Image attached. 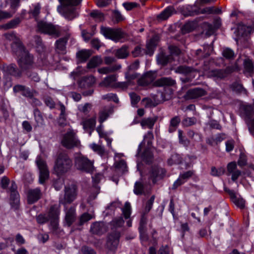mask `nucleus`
<instances>
[{
	"label": "nucleus",
	"mask_w": 254,
	"mask_h": 254,
	"mask_svg": "<svg viewBox=\"0 0 254 254\" xmlns=\"http://www.w3.org/2000/svg\"><path fill=\"white\" fill-rule=\"evenodd\" d=\"M81 0H59L61 4L58 6L57 10L65 19L71 20L78 15L74 6L78 5Z\"/></svg>",
	"instance_id": "nucleus-1"
},
{
	"label": "nucleus",
	"mask_w": 254,
	"mask_h": 254,
	"mask_svg": "<svg viewBox=\"0 0 254 254\" xmlns=\"http://www.w3.org/2000/svg\"><path fill=\"white\" fill-rule=\"evenodd\" d=\"M60 213V205L55 204L51 207L48 216L40 214L37 216L36 220L39 224H43L50 220L51 227L53 231H56L58 228Z\"/></svg>",
	"instance_id": "nucleus-2"
},
{
	"label": "nucleus",
	"mask_w": 254,
	"mask_h": 254,
	"mask_svg": "<svg viewBox=\"0 0 254 254\" xmlns=\"http://www.w3.org/2000/svg\"><path fill=\"white\" fill-rule=\"evenodd\" d=\"M72 162L69 156L64 153L59 154L55 162L54 172L57 175L62 176L69 171Z\"/></svg>",
	"instance_id": "nucleus-3"
},
{
	"label": "nucleus",
	"mask_w": 254,
	"mask_h": 254,
	"mask_svg": "<svg viewBox=\"0 0 254 254\" xmlns=\"http://www.w3.org/2000/svg\"><path fill=\"white\" fill-rule=\"evenodd\" d=\"M61 144L66 148L71 149L77 147L80 144V141L77 139L76 132L74 130L69 128L63 135Z\"/></svg>",
	"instance_id": "nucleus-4"
},
{
	"label": "nucleus",
	"mask_w": 254,
	"mask_h": 254,
	"mask_svg": "<svg viewBox=\"0 0 254 254\" xmlns=\"http://www.w3.org/2000/svg\"><path fill=\"white\" fill-rule=\"evenodd\" d=\"M37 27L40 32L55 38L58 37L61 35L60 27L51 23L40 21L37 24Z\"/></svg>",
	"instance_id": "nucleus-5"
},
{
	"label": "nucleus",
	"mask_w": 254,
	"mask_h": 254,
	"mask_svg": "<svg viewBox=\"0 0 254 254\" xmlns=\"http://www.w3.org/2000/svg\"><path fill=\"white\" fill-rule=\"evenodd\" d=\"M18 50L21 54L19 55L20 58L18 60L20 68L23 70L33 68L34 66L33 57L21 47H18Z\"/></svg>",
	"instance_id": "nucleus-6"
},
{
	"label": "nucleus",
	"mask_w": 254,
	"mask_h": 254,
	"mask_svg": "<svg viewBox=\"0 0 254 254\" xmlns=\"http://www.w3.org/2000/svg\"><path fill=\"white\" fill-rule=\"evenodd\" d=\"M120 237L119 231L113 232L108 235L106 249L108 254H114L116 252L119 243Z\"/></svg>",
	"instance_id": "nucleus-7"
},
{
	"label": "nucleus",
	"mask_w": 254,
	"mask_h": 254,
	"mask_svg": "<svg viewBox=\"0 0 254 254\" xmlns=\"http://www.w3.org/2000/svg\"><path fill=\"white\" fill-rule=\"evenodd\" d=\"M35 162L39 171V182L43 184L49 178V171L46 162L41 156H37Z\"/></svg>",
	"instance_id": "nucleus-8"
},
{
	"label": "nucleus",
	"mask_w": 254,
	"mask_h": 254,
	"mask_svg": "<svg viewBox=\"0 0 254 254\" xmlns=\"http://www.w3.org/2000/svg\"><path fill=\"white\" fill-rule=\"evenodd\" d=\"M75 165L77 169L86 172H91L93 170V162L84 156L76 157Z\"/></svg>",
	"instance_id": "nucleus-9"
},
{
	"label": "nucleus",
	"mask_w": 254,
	"mask_h": 254,
	"mask_svg": "<svg viewBox=\"0 0 254 254\" xmlns=\"http://www.w3.org/2000/svg\"><path fill=\"white\" fill-rule=\"evenodd\" d=\"M100 32L106 38L115 41H118L123 37V32L120 29H115L109 27L101 26Z\"/></svg>",
	"instance_id": "nucleus-10"
},
{
	"label": "nucleus",
	"mask_w": 254,
	"mask_h": 254,
	"mask_svg": "<svg viewBox=\"0 0 254 254\" xmlns=\"http://www.w3.org/2000/svg\"><path fill=\"white\" fill-rule=\"evenodd\" d=\"M77 195V188L74 185L69 187H65L64 189V195L63 199H60V203L65 204L72 202Z\"/></svg>",
	"instance_id": "nucleus-11"
},
{
	"label": "nucleus",
	"mask_w": 254,
	"mask_h": 254,
	"mask_svg": "<svg viewBox=\"0 0 254 254\" xmlns=\"http://www.w3.org/2000/svg\"><path fill=\"white\" fill-rule=\"evenodd\" d=\"M166 173L165 170L158 167H152L149 174V179L153 184L162 179Z\"/></svg>",
	"instance_id": "nucleus-12"
},
{
	"label": "nucleus",
	"mask_w": 254,
	"mask_h": 254,
	"mask_svg": "<svg viewBox=\"0 0 254 254\" xmlns=\"http://www.w3.org/2000/svg\"><path fill=\"white\" fill-rule=\"evenodd\" d=\"M70 34L67 33L64 37L57 40L55 44V50L57 53L65 54L66 52V43L70 38Z\"/></svg>",
	"instance_id": "nucleus-13"
},
{
	"label": "nucleus",
	"mask_w": 254,
	"mask_h": 254,
	"mask_svg": "<svg viewBox=\"0 0 254 254\" xmlns=\"http://www.w3.org/2000/svg\"><path fill=\"white\" fill-rule=\"evenodd\" d=\"M155 72L148 71L143 75L138 80V84L142 86H146L151 84L155 79Z\"/></svg>",
	"instance_id": "nucleus-14"
},
{
	"label": "nucleus",
	"mask_w": 254,
	"mask_h": 254,
	"mask_svg": "<svg viewBox=\"0 0 254 254\" xmlns=\"http://www.w3.org/2000/svg\"><path fill=\"white\" fill-rule=\"evenodd\" d=\"M107 231V226L103 222H96L90 227V231L92 234L102 235Z\"/></svg>",
	"instance_id": "nucleus-15"
},
{
	"label": "nucleus",
	"mask_w": 254,
	"mask_h": 254,
	"mask_svg": "<svg viewBox=\"0 0 254 254\" xmlns=\"http://www.w3.org/2000/svg\"><path fill=\"white\" fill-rule=\"evenodd\" d=\"M42 196L41 190L39 188L31 189L28 191L27 201L29 204H33L37 201Z\"/></svg>",
	"instance_id": "nucleus-16"
},
{
	"label": "nucleus",
	"mask_w": 254,
	"mask_h": 254,
	"mask_svg": "<svg viewBox=\"0 0 254 254\" xmlns=\"http://www.w3.org/2000/svg\"><path fill=\"white\" fill-rule=\"evenodd\" d=\"M193 174V172L192 171H188L180 174L179 178L174 183L172 189L175 190L178 187L184 184Z\"/></svg>",
	"instance_id": "nucleus-17"
},
{
	"label": "nucleus",
	"mask_w": 254,
	"mask_h": 254,
	"mask_svg": "<svg viewBox=\"0 0 254 254\" xmlns=\"http://www.w3.org/2000/svg\"><path fill=\"white\" fill-rule=\"evenodd\" d=\"M96 81V78L92 75L84 76L78 81V84L80 88L85 89L94 85Z\"/></svg>",
	"instance_id": "nucleus-18"
},
{
	"label": "nucleus",
	"mask_w": 254,
	"mask_h": 254,
	"mask_svg": "<svg viewBox=\"0 0 254 254\" xmlns=\"http://www.w3.org/2000/svg\"><path fill=\"white\" fill-rule=\"evenodd\" d=\"M205 94V91L199 88L188 90L185 95L186 99H194L204 96Z\"/></svg>",
	"instance_id": "nucleus-19"
},
{
	"label": "nucleus",
	"mask_w": 254,
	"mask_h": 254,
	"mask_svg": "<svg viewBox=\"0 0 254 254\" xmlns=\"http://www.w3.org/2000/svg\"><path fill=\"white\" fill-rule=\"evenodd\" d=\"M10 7L13 9L12 12L3 11L0 10V21L3 19L9 18L12 17L15 12V8L18 6L20 0H10Z\"/></svg>",
	"instance_id": "nucleus-20"
},
{
	"label": "nucleus",
	"mask_w": 254,
	"mask_h": 254,
	"mask_svg": "<svg viewBox=\"0 0 254 254\" xmlns=\"http://www.w3.org/2000/svg\"><path fill=\"white\" fill-rule=\"evenodd\" d=\"M147 221V218L146 214L142 213L139 222L138 230L140 238L143 240H146L147 239L146 234Z\"/></svg>",
	"instance_id": "nucleus-21"
},
{
	"label": "nucleus",
	"mask_w": 254,
	"mask_h": 254,
	"mask_svg": "<svg viewBox=\"0 0 254 254\" xmlns=\"http://www.w3.org/2000/svg\"><path fill=\"white\" fill-rule=\"evenodd\" d=\"M241 110L242 114L245 117L246 122L248 124V122L252 120L251 119V118L254 114V108L251 105L244 104L242 105Z\"/></svg>",
	"instance_id": "nucleus-22"
},
{
	"label": "nucleus",
	"mask_w": 254,
	"mask_h": 254,
	"mask_svg": "<svg viewBox=\"0 0 254 254\" xmlns=\"http://www.w3.org/2000/svg\"><path fill=\"white\" fill-rule=\"evenodd\" d=\"M117 80L116 75H110L104 78L99 86L102 87H115Z\"/></svg>",
	"instance_id": "nucleus-23"
},
{
	"label": "nucleus",
	"mask_w": 254,
	"mask_h": 254,
	"mask_svg": "<svg viewBox=\"0 0 254 254\" xmlns=\"http://www.w3.org/2000/svg\"><path fill=\"white\" fill-rule=\"evenodd\" d=\"M228 193L230 195L232 201L241 209L245 207V201L241 197H237L234 190H228Z\"/></svg>",
	"instance_id": "nucleus-24"
},
{
	"label": "nucleus",
	"mask_w": 254,
	"mask_h": 254,
	"mask_svg": "<svg viewBox=\"0 0 254 254\" xmlns=\"http://www.w3.org/2000/svg\"><path fill=\"white\" fill-rule=\"evenodd\" d=\"M75 219V209L73 207H70L65 211V224L69 227Z\"/></svg>",
	"instance_id": "nucleus-25"
},
{
	"label": "nucleus",
	"mask_w": 254,
	"mask_h": 254,
	"mask_svg": "<svg viewBox=\"0 0 254 254\" xmlns=\"http://www.w3.org/2000/svg\"><path fill=\"white\" fill-rule=\"evenodd\" d=\"M2 69L4 72L13 76L19 77L21 75V72L16 68L15 64L3 65Z\"/></svg>",
	"instance_id": "nucleus-26"
},
{
	"label": "nucleus",
	"mask_w": 254,
	"mask_h": 254,
	"mask_svg": "<svg viewBox=\"0 0 254 254\" xmlns=\"http://www.w3.org/2000/svg\"><path fill=\"white\" fill-rule=\"evenodd\" d=\"M13 91L15 92H20L23 96L27 97L32 98L33 95L32 92L30 91L29 88L21 85L14 86Z\"/></svg>",
	"instance_id": "nucleus-27"
},
{
	"label": "nucleus",
	"mask_w": 254,
	"mask_h": 254,
	"mask_svg": "<svg viewBox=\"0 0 254 254\" xmlns=\"http://www.w3.org/2000/svg\"><path fill=\"white\" fill-rule=\"evenodd\" d=\"M157 41L158 38L157 36H155L151 38L146 44V50L145 51L146 54L149 55V56L153 55L157 45Z\"/></svg>",
	"instance_id": "nucleus-28"
},
{
	"label": "nucleus",
	"mask_w": 254,
	"mask_h": 254,
	"mask_svg": "<svg viewBox=\"0 0 254 254\" xmlns=\"http://www.w3.org/2000/svg\"><path fill=\"white\" fill-rule=\"evenodd\" d=\"M176 83L175 80L171 77H162L154 82L156 86H172Z\"/></svg>",
	"instance_id": "nucleus-29"
},
{
	"label": "nucleus",
	"mask_w": 254,
	"mask_h": 254,
	"mask_svg": "<svg viewBox=\"0 0 254 254\" xmlns=\"http://www.w3.org/2000/svg\"><path fill=\"white\" fill-rule=\"evenodd\" d=\"M175 12L173 7L168 6L157 16V18L160 20H165Z\"/></svg>",
	"instance_id": "nucleus-30"
},
{
	"label": "nucleus",
	"mask_w": 254,
	"mask_h": 254,
	"mask_svg": "<svg viewBox=\"0 0 254 254\" xmlns=\"http://www.w3.org/2000/svg\"><path fill=\"white\" fill-rule=\"evenodd\" d=\"M154 138V135L153 133L151 131H149L144 136V139L141 142V143L139 145L137 149V155L139 154L141 150V145L143 143H144V141H146L147 143L148 147H150L152 144V141Z\"/></svg>",
	"instance_id": "nucleus-31"
},
{
	"label": "nucleus",
	"mask_w": 254,
	"mask_h": 254,
	"mask_svg": "<svg viewBox=\"0 0 254 254\" xmlns=\"http://www.w3.org/2000/svg\"><path fill=\"white\" fill-rule=\"evenodd\" d=\"M156 120V118H144L141 120L140 125L143 128H152Z\"/></svg>",
	"instance_id": "nucleus-32"
},
{
	"label": "nucleus",
	"mask_w": 254,
	"mask_h": 254,
	"mask_svg": "<svg viewBox=\"0 0 254 254\" xmlns=\"http://www.w3.org/2000/svg\"><path fill=\"white\" fill-rule=\"evenodd\" d=\"M157 61L158 64L165 65L173 61L169 55L167 56L164 53H160L157 57Z\"/></svg>",
	"instance_id": "nucleus-33"
},
{
	"label": "nucleus",
	"mask_w": 254,
	"mask_h": 254,
	"mask_svg": "<svg viewBox=\"0 0 254 254\" xmlns=\"http://www.w3.org/2000/svg\"><path fill=\"white\" fill-rule=\"evenodd\" d=\"M124 224V221L122 217L115 218L110 223L111 229L113 232L117 231V229L122 227Z\"/></svg>",
	"instance_id": "nucleus-34"
},
{
	"label": "nucleus",
	"mask_w": 254,
	"mask_h": 254,
	"mask_svg": "<svg viewBox=\"0 0 254 254\" xmlns=\"http://www.w3.org/2000/svg\"><path fill=\"white\" fill-rule=\"evenodd\" d=\"M91 55V53L90 51L87 50H82L76 53V57L81 62H85Z\"/></svg>",
	"instance_id": "nucleus-35"
},
{
	"label": "nucleus",
	"mask_w": 254,
	"mask_h": 254,
	"mask_svg": "<svg viewBox=\"0 0 254 254\" xmlns=\"http://www.w3.org/2000/svg\"><path fill=\"white\" fill-rule=\"evenodd\" d=\"M169 50L170 54L169 56L172 59V60L173 61H175L176 58H177V60H178V57L182 53L180 49L176 46L170 45L169 46Z\"/></svg>",
	"instance_id": "nucleus-36"
},
{
	"label": "nucleus",
	"mask_w": 254,
	"mask_h": 254,
	"mask_svg": "<svg viewBox=\"0 0 254 254\" xmlns=\"http://www.w3.org/2000/svg\"><path fill=\"white\" fill-rule=\"evenodd\" d=\"M245 72L250 76L252 75L254 70V65L251 60L246 59L244 61Z\"/></svg>",
	"instance_id": "nucleus-37"
},
{
	"label": "nucleus",
	"mask_w": 254,
	"mask_h": 254,
	"mask_svg": "<svg viewBox=\"0 0 254 254\" xmlns=\"http://www.w3.org/2000/svg\"><path fill=\"white\" fill-rule=\"evenodd\" d=\"M102 63V59L100 56H95L91 58L88 63L87 66L89 68L95 67Z\"/></svg>",
	"instance_id": "nucleus-38"
},
{
	"label": "nucleus",
	"mask_w": 254,
	"mask_h": 254,
	"mask_svg": "<svg viewBox=\"0 0 254 254\" xmlns=\"http://www.w3.org/2000/svg\"><path fill=\"white\" fill-rule=\"evenodd\" d=\"M81 124L85 129H93L96 125V118L86 119L82 122Z\"/></svg>",
	"instance_id": "nucleus-39"
},
{
	"label": "nucleus",
	"mask_w": 254,
	"mask_h": 254,
	"mask_svg": "<svg viewBox=\"0 0 254 254\" xmlns=\"http://www.w3.org/2000/svg\"><path fill=\"white\" fill-rule=\"evenodd\" d=\"M59 110L61 111V113L59 117V123L61 126L64 124V122L66 120V115L65 114V107L64 105L61 103L59 104Z\"/></svg>",
	"instance_id": "nucleus-40"
},
{
	"label": "nucleus",
	"mask_w": 254,
	"mask_h": 254,
	"mask_svg": "<svg viewBox=\"0 0 254 254\" xmlns=\"http://www.w3.org/2000/svg\"><path fill=\"white\" fill-rule=\"evenodd\" d=\"M35 120L38 126H41L44 125V120L40 111L38 109L34 110Z\"/></svg>",
	"instance_id": "nucleus-41"
},
{
	"label": "nucleus",
	"mask_w": 254,
	"mask_h": 254,
	"mask_svg": "<svg viewBox=\"0 0 254 254\" xmlns=\"http://www.w3.org/2000/svg\"><path fill=\"white\" fill-rule=\"evenodd\" d=\"M180 123V119L176 116L173 118L170 121V125L168 129L169 132H173L176 130L178 126Z\"/></svg>",
	"instance_id": "nucleus-42"
},
{
	"label": "nucleus",
	"mask_w": 254,
	"mask_h": 254,
	"mask_svg": "<svg viewBox=\"0 0 254 254\" xmlns=\"http://www.w3.org/2000/svg\"><path fill=\"white\" fill-rule=\"evenodd\" d=\"M127 49V47L124 46L118 49L115 53L116 56L119 59L126 58L128 55V52Z\"/></svg>",
	"instance_id": "nucleus-43"
},
{
	"label": "nucleus",
	"mask_w": 254,
	"mask_h": 254,
	"mask_svg": "<svg viewBox=\"0 0 254 254\" xmlns=\"http://www.w3.org/2000/svg\"><path fill=\"white\" fill-rule=\"evenodd\" d=\"M19 202V195L18 192H11L10 203L12 207H17Z\"/></svg>",
	"instance_id": "nucleus-44"
},
{
	"label": "nucleus",
	"mask_w": 254,
	"mask_h": 254,
	"mask_svg": "<svg viewBox=\"0 0 254 254\" xmlns=\"http://www.w3.org/2000/svg\"><path fill=\"white\" fill-rule=\"evenodd\" d=\"M182 161V157L177 154H173L168 160V164L169 165L179 164Z\"/></svg>",
	"instance_id": "nucleus-45"
},
{
	"label": "nucleus",
	"mask_w": 254,
	"mask_h": 254,
	"mask_svg": "<svg viewBox=\"0 0 254 254\" xmlns=\"http://www.w3.org/2000/svg\"><path fill=\"white\" fill-rule=\"evenodd\" d=\"M225 72L222 69H213L209 72L210 77L222 78L225 76Z\"/></svg>",
	"instance_id": "nucleus-46"
},
{
	"label": "nucleus",
	"mask_w": 254,
	"mask_h": 254,
	"mask_svg": "<svg viewBox=\"0 0 254 254\" xmlns=\"http://www.w3.org/2000/svg\"><path fill=\"white\" fill-rule=\"evenodd\" d=\"M41 5L38 3L32 4L29 11V13L31 14L34 17L37 18L40 12Z\"/></svg>",
	"instance_id": "nucleus-47"
},
{
	"label": "nucleus",
	"mask_w": 254,
	"mask_h": 254,
	"mask_svg": "<svg viewBox=\"0 0 254 254\" xmlns=\"http://www.w3.org/2000/svg\"><path fill=\"white\" fill-rule=\"evenodd\" d=\"M142 158L143 160L147 163L152 161L153 154L152 152L150 151V147H148V148L145 149L142 155Z\"/></svg>",
	"instance_id": "nucleus-48"
},
{
	"label": "nucleus",
	"mask_w": 254,
	"mask_h": 254,
	"mask_svg": "<svg viewBox=\"0 0 254 254\" xmlns=\"http://www.w3.org/2000/svg\"><path fill=\"white\" fill-rule=\"evenodd\" d=\"M90 148L97 153L102 156L105 153V149L103 146L96 144V143H92L90 145Z\"/></svg>",
	"instance_id": "nucleus-49"
},
{
	"label": "nucleus",
	"mask_w": 254,
	"mask_h": 254,
	"mask_svg": "<svg viewBox=\"0 0 254 254\" xmlns=\"http://www.w3.org/2000/svg\"><path fill=\"white\" fill-rule=\"evenodd\" d=\"M90 16L97 21H101L104 20V14L98 10H93L90 14Z\"/></svg>",
	"instance_id": "nucleus-50"
},
{
	"label": "nucleus",
	"mask_w": 254,
	"mask_h": 254,
	"mask_svg": "<svg viewBox=\"0 0 254 254\" xmlns=\"http://www.w3.org/2000/svg\"><path fill=\"white\" fill-rule=\"evenodd\" d=\"M99 190L100 189L97 187H95L92 189V191L87 199V202L91 204V201L96 198L97 195L99 193Z\"/></svg>",
	"instance_id": "nucleus-51"
},
{
	"label": "nucleus",
	"mask_w": 254,
	"mask_h": 254,
	"mask_svg": "<svg viewBox=\"0 0 254 254\" xmlns=\"http://www.w3.org/2000/svg\"><path fill=\"white\" fill-rule=\"evenodd\" d=\"M232 89L238 92V93H246L247 91L245 89V88L243 86V85L238 82H235L232 84Z\"/></svg>",
	"instance_id": "nucleus-52"
},
{
	"label": "nucleus",
	"mask_w": 254,
	"mask_h": 254,
	"mask_svg": "<svg viewBox=\"0 0 254 254\" xmlns=\"http://www.w3.org/2000/svg\"><path fill=\"white\" fill-rule=\"evenodd\" d=\"M34 41L36 45L37 51L41 53L44 51L45 47L43 44L42 39L39 36H35L34 37Z\"/></svg>",
	"instance_id": "nucleus-53"
},
{
	"label": "nucleus",
	"mask_w": 254,
	"mask_h": 254,
	"mask_svg": "<svg viewBox=\"0 0 254 254\" xmlns=\"http://www.w3.org/2000/svg\"><path fill=\"white\" fill-rule=\"evenodd\" d=\"M115 167L120 170L123 173H125L127 171V165L126 162L121 160L120 161L116 162L115 164Z\"/></svg>",
	"instance_id": "nucleus-54"
},
{
	"label": "nucleus",
	"mask_w": 254,
	"mask_h": 254,
	"mask_svg": "<svg viewBox=\"0 0 254 254\" xmlns=\"http://www.w3.org/2000/svg\"><path fill=\"white\" fill-rule=\"evenodd\" d=\"M155 199V196L152 195L150 198L147 201L144 210L143 211V213L147 214L152 208L154 201Z\"/></svg>",
	"instance_id": "nucleus-55"
},
{
	"label": "nucleus",
	"mask_w": 254,
	"mask_h": 254,
	"mask_svg": "<svg viewBox=\"0 0 254 254\" xmlns=\"http://www.w3.org/2000/svg\"><path fill=\"white\" fill-rule=\"evenodd\" d=\"M21 20L19 18H15L11 20L9 22L7 23L4 25L5 29L13 28L16 27L20 22Z\"/></svg>",
	"instance_id": "nucleus-56"
},
{
	"label": "nucleus",
	"mask_w": 254,
	"mask_h": 254,
	"mask_svg": "<svg viewBox=\"0 0 254 254\" xmlns=\"http://www.w3.org/2000/svg\"><path fill=\"white\" fill-rule=\"evenodd\" d=\"M137 75L135 73H129L127 72L125 74V78L128 83L131 85L134 84L133 80L137 78Z\"/></svg>",
	"instance_id": "nucleus-57"
},
{
	"label": "nucleus",
	"mask_w": 254,
	"mask_h": 254,
	"mask_svg": "<svg viewBox=\"0 0 254 254\" xmlns=\"http://www.w3.org/2000/svg\"><path fill=\"white\" fill-rule=\"evenodd\" d=\"M179 142L185 146H188L190 144V140L186 137L183 136V131L181 130L178 131Z\"/></svg>",
	"instance_id": "nucleus-58"
},
{
	"label": "nucleus",
	"mask_w": 254,
	"mask_h": 254,
	"mask_svg": "<svg viewBox=\"0 0 254 254\" xmlns=\"http://www.w3.org/2000/svg\"><path fill=\"white\" fill-rule=\"evenodd\" d=\"M191 71V69L186 66H179L175 69V72L178 73L187 74Z\"/></svg>",
	"instance_id": "nucleus-59"
},
{
	"label": "nucleus",
	"mask_w": 254,
	"mask_h": 254,
	"mask_svg": "<svg viewBox=\"0 0 254 254\" xmlns=\"http://www.w3.org/2000/svg\"><path fill=\"white\" fill-rule=\"evenodd\" d=\"M122 212L125 218L127 219L130 217V205L129 202L125 203L124 208L122 209Z\"/></svg>",
	"instance_id": "nucleus-60"
},
{
	"label": "nucleus",
	"mask_w": 254,
	"mask_h": 254,
	"mask_svg": "<svg viewBox=\"0 0 254 254\" xmlns=\"http://www.w3.org/2000/svg\"><path fill=\"white\" fill-rule=\"evenodd\" d=\"M145 53V50L142 49L140 46L135 47L132 52V54L134 57L143 56Z\"/></svg>",
	"instance_id": "nucleus-61"
},
{
	"label": "nucleus",
	"mask_w": 254,
	"mask_h": 254,
	"mask_svg": "<svg viewBox=\"0 0 254 254\" xmlns=\"http://www.w3.org/2000/svg\"><path fill=\"white\" fill-rule=\"evenodd\" d=\"M134 192L136 194H141L143 193V186L140 182H136L134 187Z\"/></svg>",
	"instance_id": "nucleus-62"
},
{
	"label": "nucleus",
	"mask_w": 254,
	"mask_h": 254,
	"mask_svg": "<svg viewBox=\"0 0 254 254\" xmlns=\"http://www.w3.org/2000/svg\"><path fill=\"white\" fill-rule=\"evenodd\" d=\"M223 56L227 59H233L234 57V52L230 48H225L222 52Z\"/></svg>",
	"instance_id": "nucleus-63"
},
{
	"label": "nucleus",
	"mask_w": 254,
	"mask_h": 254,
	"mask_svg": "<svg viewBox=\"0 0 254 254\" xmlns=\"http://www.w3.org/2000/svg\"><path fill=\"white\" fill-rule=\"evenodd\" d=\"M91 107H92L91 104L89 103H86L84 105H80L78 106V109L81 112L87 114L89 112Z\"/></svg>",
	"instance_id": "nucleus-64"
}]
</instances>
